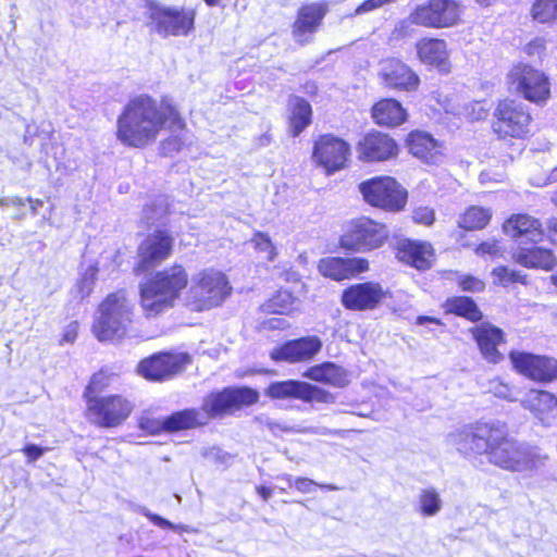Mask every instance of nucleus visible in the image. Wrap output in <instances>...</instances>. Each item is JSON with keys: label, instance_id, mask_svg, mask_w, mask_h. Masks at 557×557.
Returning a JSON list of instances; mask_svg holds the SVG:
<instances>
[{"label": "nucleus", "instance_id": "5701e85b", "mask_svg": "<svg viewBox=\"0 0 557 557\" xmlns=\"http://www.w3.org/2000/svg\"><path fill=\"white\" fill-rule=\"evenodd\" d=\"M358 152L363 161H384L397 154V145L388 135L375 132L359 141Z\"/></svg>", "mask_w": 557, "mask_h": 557}, {"label": "nucleus", "instance_id": "c03bdc74", "mask_svg": "<svg viewBox=\"0 0 557 557\" xmlns=\"http://www.w3.org/2000/svg\"><path fill=\"white\" fill-rule=\"evenodd\" d=\"M97 273L98 269L94 265H90L86 269V271L83 273L82 277L78 280L75 289L76 295L79 298H85L90 295L92 292L95 282L97 280Z\"/></svg>", "mask_w": 557, "mask_h": 557}, {"label": "nucleus", "instance_id": "0e129e2a", "mask_svg": "<svg viewBox=\"0 0 557 557\" xmlns=\"http://www.w3.org/2000/svg\"><path fill=\"white\" fill-rule=\"evenodd\" d=\"M257 492L263 500H268L272 496V490L267 486H258Z\"/></svg>", "mask_w": 557, "mask_h": 557}, {"label": "nucleus", "instance_id": "a19ab883", "mask_svg": "<svg viewBox=\"0 0 557 557\" xmlns=\"http://www.w3.org/2000/svg\"><path fill=\"white\" fill-rule=\"evenodd\" d=\"M172 135L162 143V150L164 153H173L181 151L185 146L191 143V136L188 131L185 129V123L183 122L182 129H172Z\"/></svg>", "mask_w": 557, "mask_h": 557}, {"label": "nucleus", "instance_id": "a878e982", "mask_svg": "<svg viewBox=\"0 0 557 557\" xmlns=\"http://www.w3.org/2000/svg\"><path fill=\"white\" fill-rule=\"evenodd\" d=\"M473 336L483 357L492 363L503 359L497 346L503 342L504 333L491 324H481L473 329Z\"/></svg>", "mask_w": 557, "mask_h": 557}, {"label": "nucleus", "instance_id": "338daca9", "mask_svg": "<svg viewBox=\"0 0 557 557\" xmlns=\"http://www.w3.org/2000/svg\"><path fill=\"white\" fill-rule=\"evenodd\" d=\"M312 432L320 435H335L338 433V431L330 430L327 428H317L312 430Z\"/></svg>", "mask_w": 557, "mask_h": 557}, {"label": "nucleus", "instance_id": "4d7b16f0", "mask_svg": "<svg viewBox=\"0 0 557 557\" xmlns=\"http://www.w3.org/2000/svg\"><path fill=\"white\" fill-rule=\"evenodd\" d=\"M45 450H46L45 448H42L36 444H27L22 449V451L24 453V455L27 458L28 463H32V462H35L36 460H38L45 454Z\"/></svg>", "mask_w": 557, "mask_h": 557}, {"label": "nucleus", "instance_id": "13d9d810", "mask_svg": "<svg viewBox=\"0 0 557 557\" xmlns=\"http://www.w3.org/2000/svg\"><path fill=\"white\" fill-rule=\"evenodd\" d=\"M78 332V323L77 322H71L63 332L61 343H73L77 337Z\"/></svg>", "mask_w": 557, "mask_h": 557}, {"label": "nucleus", "instance_id": "8fccbe9b", "mask_svg": "<svg viewBox=\"0 0 557 557\" xmlns=\"http://www.w3.org/2000/svg\"><path fill=\"white\" fill-rule=\"evenodd\" d=\"M138 426L148 434L156 435L165 431V418L160 420L151 417L150 414H143L139 418Z\"/></svg>", "mask_w": 557, "mask_h": 557}, {"label": "nucleus", "instance_id": "39448f33", "mask_svg": "<svg viewBox=\"0 0 557 557\" xmlns=\"http://www.w3.org/2000/svg\"><path fill=\"white\" fill-rule=\"evenodd\" d=\"M134 306L124 290L108 295L99 305L92 333L100 342L122 338L133 322Z\"/></svg>", "mask_w": 557, "mask_h": 557}, {"label": "nucleus", "instance_id": "79ce46f5", "mask_svg": "<svg viewBox=\"0 0 557 557\" xmlns=\"http://www.w3.org/2000/svg\"><path fill=\"white\" fill-rule=\"evenodd\" d=\"M532 15L541 23L557 18V0H536L532 8Z\"/></svg>", "mask_w": 557, "mask_h": 557}, {"label": "nucleus", "instance_id": "f8f14e48", "mask_svg": "<svg viewBox=\"0 0 557 557\" xmlns=\"http://www.w3.org/2000/svg\"><path fill=\"white\" fill-rule=\"evenodd\" d=\"M148 16L154 30L163 36H187L194 29L196 13L191 9L151 2Z\"/></svg>", "mask_w": 557, "mask_h": 557}, {"label": "nucleus", "instance_id": "f257e3e1", "mask_svg": "<svg viewBox=\"0 0 557 557\" xmlns=\"http://www.w3.org/2000/svg\"><path fill=\"white\" fill-rule=\"evenodd\" d=\"M169 125L182 129L183 119L166 99L157 100L138 95L128 100L116 121V138L125 146L144 148L156 141L159 133Z\"/></svg>", "mask_w": 557, "mask_h": 557}, {"label": "nucleus", "instance_id": "423d86ee", "mask_svg": "<svg viewBox=\"0 0 557 557\" xmlns=\"http://www.w3.org/2000/svg\"><path fill=\"white\" fill-rule=\"evenodd\" d=\"M227 277L220 271L203 270L191 277L185 306L191 311H205L220 306L231 294Z\"/></svg>", "mask_w": 557, "mask_h": 557}, {"label": "nucleus", "instance_id": "a211bd4d", "mask_svg": "<svg viewBox=\"0 0 557 557\" xmlns=\"http://www.w3.org/2000/svg\"><path fill=\"white\" fill-rule=\"evenodd\" d=\"M187 363H189L187 354L161 352L143 360L138 370L146 379L162 381L181 372Z\"/></svg>", "mask_w": 557, "mask_h": 557}, {"label": "nucleus", "instance_id": "4468645a", "mask_svg": "<svg viewBox=\"0 0 557 557\" xmlns=\"http://www.w3.org/2000/svg\"><path fill=\"white\" fill-rule=\"evenodd\" d=\"M386 238L387 231L384 225L360 218L350 223L339 244L346 250L368 251L381 247Z\"/></svg>", "mask_w": 557, "mask_h": 557}, {"label": "nucleus", "instance_id": "aec40b11", "mask_svg": "<svg viewBox=\"0 0 557 557\" xmlns=\"http://www.w3.org/2000/svg\"><path fill=\"white\" fill-rule=\"evenodd\" d=\"M384 296L385 292L379 283H357L343 292L342 304L349 310H372L379 306Z\"/></svg>", "mask_w": 557, "mask_h": 557}, {"label": "nucleus", "instance_id": "f704fd0d", "mask_svg": "<svg viewBox=\"0 0 557 557\" xmlns=\"http://www.w3.org/2000/svg\"><path fill=\"white\" fill-rule=\"evenodd\" d=\"M443 508V499L434 487L420 490L416 509L423 517H434L441 512Z\"/></svg>", "mask_w": 557, "mask_h": 557}, {"label": "nucleus", "instance_id": "1a4fd4ad", "mask_svg": "<svg viewBox=\"0 0 557 557\" xmlns=\"http://www.w3.org/2000/svg\"><path fill=\"white\" fill-rule=\"evenodd\" d=\"M493 116V129L502 138L521 139L530 133L532 116L528 106L520 100L499 101Z\"/></svg>", "mask_w": 557, "mask_h": 557}, {"label": "nucleus", "instance_id": "09e8293b", "mask_svg": "<svg viewBox=\"0 0 557 557\" xmlns=\"http://www.w3.org/2000/svg\"><path fill=\"white\" fill-rule=\"evenodd\" d=\"M285 479L289 486H294L300 493H311L315 486H320V487L326 488L329 491L337 490V487L332 484L321 485L308 478H297V479L293 480V478L290 475H287Z\"/></svg>", "mask_w": 557, "mask_h": 557}, {"label": "nucleus", "instance_id": "393cba45", "mask_svg": "<svg viewBox=\"0 0 557 557\" xmlns=\"http://www.w3.org/2000/svg\"><path fill=\"white\" fill-rule=\"evenodd\" d=\"M521 405L544 425L557 423V398L553 394L546 391L531 389L521 399Z\"/></svg>", "mask_w": 557, "mask_h": 557}, {"label": "nucleus", "instance_id": "bf43d9fd", "mask_svg": "<svg viewBox=\"0 0 557 557\" xmlns=\"http://www.w3.org/2000/svg\"><path fill=\"white\" fill-rule=\"evenodd\" d=\"M25 201L22 198L13 197V198H2L0 199L1 207L8 206H24Z\"/></svg>", "mask_w": 557, "mask_h": 557}, {"label": "nucleus", "instance_id": "774afa93", "mask_svg": "<svg viewBox=\"0 0 557 557\" xmlns=\"http://www.w3.org/2000/svg\"><path fill=\"white\" fill-rule=\"evenodd\" d=\"M27 201L30 203V209L34 214H37L38 207L42 206V201L39 199L28 198Z\"/></svg>", "mask_w": 557, "mask_h": 557}, {"label": "nucleus", "instance_id": "412c9836", "mask_svg": "<svg viewBox=\"0 0 557 557\" xmlns=\"http://www.w3.org/2000/svg\"><path fill=\"white\" fill-rule=\"evenodd\" d=\"M379 75L385 86L406 91L417 89L420 82L418 75L398 59L382 61Z\"/></svg>", "mask_w": 557, "mask_h": 557}, {"label": "nucleus", "instance_id": "ea45409f", "mask_svg": "<svg viewBox=\"0 0 557 557\" xmlns=\"http://www.w3.org/2000/svg\"><path fill=\"white\" fill-rule=\"evenodd\" d=\"M117 380L119 377L116 374L108 373L106 371H100L94 374L84 393L86 400H88L89 397H101L99 394Z\"/></svg>", "mask_w": 557, "mask_h": 557}, {"label": "nucleus", "instance_id": "3c124183", "mask_svg": "<svg viewBox=\"0 0 557 557\" xmlns=\"http://www.w3.org/2000/svg\"><path fill=\"white\" fill-rule=\"evenodd\" d=\"M252 243L257 250L264 251L268 253L267 258L269 261L274 260L276 252L272 244V240L268 234L261 232L256 233L252 238Z\"/></svg>", "mask_w": 557, "mask_h": 557}, {"label": "nucleus", "instance_id": "e2e57ef3", "mask_svg": "<svg viewBox=\"0 0 557 557\" xmlns=\"http://www.w3.org/2000/svg\"><path fill=\"white\" fill-rule=\"evenodd\" d=\"M549 237L554 244H557V218L549 223Z\"/></svg>", "mask_w": 557, "mask_h": 557}, {"label": "nucleus", "instance_id": "680f3d73", "mask_svg": "<svg viewBox=\"0 0 557 557\" xmlns=\"http://www.w3.org/2000/svg\"><path fill=\"white\" fill-rule=\"evenodd\" d=\"M476 251H478V253H481V255L494 253L495 245L490 244V243H483L478 247Z\"/></svg>", "mask_w": 557, "mask_h": 557}, {"label": "nucleus", "instance_id": "c85d7f7f", "mask_svg": "<svg viewBox=\"0 0 557 557\" xmlns=\"http://www.w3.org/2000/svg\"><path fill=\"white\" fill-rule=\"evenodd\" d=\"M304 376L338 388L345 387L349 383L347 371L333 362L310 367L306 370Z\"/></svg>", "mask_w": 557, "mask_h": 557}, {"label": "nucleus", "instance_id": "4c0bfd02", "mask_svg": "<svg viewBox=\"0 0 557 557\" xmlns=\"http://www.w3.org/2000/svg\"><path fill=\"white\" fill-rule=\"evenodd\" d=\"M491 218L490 209L472 206L460 218L458 225L468 231L482 230L488 224Z\"/></svg>", "mask_w": 557, "mask_h": 557}, {"label": "nucleus", "instance_id": "6ab92c4d", "mask_svg": "<svg viewBox=\"0 0 557 557\" xmlns=\"http://www.w3.org/2000/svg\"><path fill=\"white\" fill-rule=\"evenodd\" d=\"M321 348L322 341L318 336H305L275 347L270 352V358L275 362H305L311 360Z\"/></svg>", "mask_w": 557, "mask_h": 557}, {"label": "nucleus", "instance_id": "f3484780", "mask_svg": "<svg viewBox=\"0 0 557 557\" xmlns=\"http://www.w3.org/2000/svg\"><path fill=\"white\" fill-rule=\"evenodd\" d=\"M349 152L346 141L332 135H323L314 144L313 159L331 174L346 165Z\"/></svg>", "mask_w": 557, "mask_h": 557}, {"label": "nucleus", "instance_id": "a18cd8bd", "mask_svg": "<svg viewBox=\"0 0 557 557\" xmlns=\"http://www.w3.org/2000/svg\"><path fill=\"white\" fill-rule=\"evenodd\" d=\"M168 200L164 197L158 198L154 206H145L144 219L147 224H153L154 222L161 221V219L168 214Z\"/></svg>", "mask_w": 557, "mask_h": 557}, {"label": "nucleus", "instance_id": "ddd939ff", "mask_svg": "<svg viewBox=\"0 0 557 557\" xmlns=\"http://www.w3.org/2000/svg\"><path fill=\"white\" fill-rule=\"evenodd\" d=\"M359 188L368 203L385 210L399 211L407 201V191L389 176L374 177L361 183Z\"/></svg>", "mask_w": 557, "mask_h": 557}, {"label": "nucleus", "instance_id": "6e6d98bb", "mask_svg": "<svg viewBox=\"0 0 557 557\" xmlns=\"http://www.w3.org/2000/svg\"><path fill=\"white\" fill-rule=\"evenodd\" d=\"M442 106L446 113H450L459 117L468 116V108L466 106L455 104L453 99L446 98Z\"/></svg>", "mask_w": 557, "mask_h": 557}, {"label": "nucleus", "instance_id": "58836bf2", "mask_svg": "<svg viewBox=\"0 0 557 557\" xmlns=\"http://www.w3.org/2000/svg\"><path fill=\"white\" fill-rule=\"evenodd\" d=\"M295 298L288 290H278L261 306V311L268 314H286L293 310Z\"/></svg>", "mask_w": 557, "mask_h": 557}, {"label": "nucleus", "instance_id": "49530a36", "mask_svg": "<svg viewBox=\"0 0 557 557\" xmlns=\"http://www.w3.org/2000/svg\"><path fill=\"white\" fill-rule=\"evenodd\" d=\"M492 274L495 283L504 286L515 282H523L524 278L521 272L507 267H497L493 270Z\"/></svg>", "mask_w": 557, "mask_h": 557}, {"label": "nucleus", "instance_id": "7c9ffc66", "mask_svg": "<svg viewBox=\"0 0 557 557\" xmlns=\"http://www.w3.org/2000/svg\"><path fill=\"white\" fill-rule=\"evenodd\" d=\"M410 152L424 162H435L440 156L438 143L428 133L412 132L408 137Z\"/></svg>", "mask_w": 557, "mask_h": 557}, {"label": "nucleus", "instance_id": "9d476101", "mask_svg": "<svg viewBox=\"0 0 557 557\" xmlns=\"http://www.w3.org/2000/svg\"><path fill=\"white\" fill-rule=\"evenodd\" d=\"M507 83L511 91L534 103L545 102L550 95L548 77L527 63L515 64L507 75Z\"/></svg>", "mask_w": 557, "mask_h": 557}, {"label": "nucleus", "instance_id": "864d4df0", "mask_svg": "<svg viewBox=\"0 0 557 557\" xmlns=\"http://www.w3.org/2000/svg\"><path fill=\"white\" fill-rule=\"evenodd\" d=\"M139 512L147 517L154 525L161 528V529H171L173 531H183L185 528L183 525H176L172 523L171 521L166 520L165 518L150 512L147 508L143 507L140 508Z\"/></svg>", "mask_w": 557, "mask_h": 557}, {"label": "nucleus", "instance_id": "0eeeda50", "mask_svg": "<svg viewBox=\"0 0 557 557\" xmlns=\"http://www.w3.org/2000/svg\"><path fill=\"white\" fill-rule=\"evenodd\" d=\"M547 455L537 447L518 442L508 430L498 443L488 462L507 471H532L545 465Z\"/></svg>", "mask_w": 557, "mask_h": 557}, {"label": "nucleus", "instance_id": "b1692460", "mask_svg": "<svg viewBox=\"0 0 557 557\" xmlns=\"http://www.w3.org/2000/svg\"><path fill=\"white\" fill-rule=\"evenodd\" d=\"M319 271L335 281L348 280L368 270V261L363 258L327 257L319 262Z\"/></svg>", "mask_w": 557, "mask_h": 557}, {"label": "nucleus", "instance_id": "20e7f679", "mask_svg": "<svg viewBox=\"0 0 557 557\" xmlns=\"http://www.w3.org/2000/svg\"><path fill=\"white\" fill-rule=\"evenodd\" d=\"M506 431V424L498 420L476 421L460 426L448 438L460 454L488 461Z\"/></svg>", "mask_w": 557, "mask_h": 557}, {"label": "nucleus", "instance_id": "69168bd1", "mask_svg": "<svg viewBox=\"0 0 557 557\" xmlns=\"http://www.w3.org/2000/svg\"><path fill=\"white\" fill-rule=\"evenodd\" d=\"M428 322L440 324V321L432 317L420 315L417 318V324L423 325Z\"/></svg>", "mask_w": 557, "mask_h": 557}, {"label": "nucleus", "instance_id": "052dcab7", "mask_svg": "<svg viewBox=\"0 0 557 557\" xmlns=\"http://www.w3.org/2000/svg\"><path fill=\"white\" fill-rule=\"evenodd\" d=\"M543 49V41L541 39H536L534 41H532L528 47H527V53L528 54H533L535 51L539 52L540 50Z\"/></svg>", "mask_w": 557, "mask_h": 557}, {"label": "nucleus", "instance_id": "de8ad7c7", "mask_svg": "<svg viewBox=\"0 0 557 557\" xmlns=\"http://www.w3.org/2000/svg\"><path fill=\"white\" fill-rule=\"evenodd\" d=\"M488 392L494 394L498 398H503L509 401L517 400V392L508 384L504 383L499 379L491 380L488 383Z\"/></svg>", "mask_w": 557, "mask_h": 557}, {"label": "nucleus", "instance_id": "c9c22d12", "mask_svg": "<svg viewBox=\"0 0 557 557\" xmlns=\"http://www.w3.org/2000/svg\"><path fill=\"white\" fill-rule=\"evenodd\" d=\"M290 116V129L294 136H298L311 123V106L302 98L294 97Z\"/></svg>", "mask_w": 557, "mask_h": 557}, {"label": "nucleus", "instance_id": "72a5a7b5", "mask_svg": "<svg viewBox=\"0 0 557 557\" xmlns=\"http://www.w3.org/2000/svg\"><path fill=\"white\" fill-rule=\"evenodd\" d=\"M305 382L286 380L271 383L265 394L273 399H300L304 395Z\"/></svg>", "mask_w": 557, "mask_h": 557}, {"label": "nucleus", "instance_id": "c756f323", "mask_svg": "<svg viewBox=\"0 0 557 557\" xmlns=\"http://www.w3.org/2000/svg\"><path fill=\"white\" fill-rule=\"evenodd\" d=\"M399 259L418 270L431 267L433 248L429 243L407 240L401 244L398 251Z\"/></svg>", "mask_w": 557, "mask_h": 557}, {"label": "nucleus", "instance_id": "7ed1b4c3", "mask_svg": "<svg viewBox=\"0 0 557 557\" xmlns=\"http://www.w3.org/2000/svg\"><path fill=\"white\" fill-rule=\"evenodd\" d=\"M187 284L188 274L181 264L157 272L140 284L143 309L148 315H157L172 308Z\"/></svg>", "mask_w": 557, "mask_h": 557}, {"label": "nucleus", "instance_id": "37998d69", "mask_svg": "<svg viewBox=\"0 0 557 557\" xmlns=\"http://www.w3.org/2000/svg\"><path fill=\"white\" fill-rule=\"evenodd\" d=\"M305 386L306 387L304 388V395L301 398L302 401H317L323 404L335 403V397L330 392L307 382H305Z\"/></svg>", "mask_w": 557, "mask_h": 557}, {"label": "nucleus", "instance_id": "bb28decb", "mask_svg": "<svg viewBox=\"0 0 557 557\" xmlns=\"http://www.w3.org/2000/svg\"><path fill=\"white\" fill-rule=\"evenodd\" d=\"M503 228L513 238L527 237L533 243L541 240L544 235L541 222L528 214H513L504 223Z\"/></svg>", "mask_w": 557, "mask_h": 557}, {"label": "nucleus", "instance_id": "5fc2aeb1", "mask_svg": "<svg viewBox=\"0 0 557 557\" xmlns=\"http://www.w3.org/2000/svg\"><path fill=\"white\" fill-rule=\"evenodd\" d=\"M412 219L416 223L431 225L435 220L434 210L429 207H419L412 212Z\"/></svg>", "mask_w": 557, "mask_h": 557}, {"label": "nucleus", "instance_id": "2eb2a0df", "mask_svg": "<svg viewBox=\"0 0 557 557\" xmlns=\"http://www.w3.org/2000/svg\"><path fill=\"white\" fill-rule=\"evenodd\" d=\"M173 237L169 232L158 230L149 234L138 247L137 273L146 272L170 257Z\"/></svg>", "mask_w": 557, "mask_h": 557}, {"label": "nucleus", "instance_id": "f03ea898", "mask_svg": "<svg viewBox=\"0 0 557 557\" xmlns=\"http://www.w3.org/2000/svg\"><path fill=\"white\" fill-rule=\"evenodd\" d=\"M259 393L248 386L226 387L208 395L202 403L200 414L196 409H185L165 417V431L176 432L205 424L208 419L220 418L246 406L256 404Z\"/></svg>", "mask_w": 557, "mask_h": 557}, {"label": "nucleus", "instance_id": "e433bc0d", "mask_svg": "<svg viewBox=\"0 0 557 557\" xmlns=\"http://www.w3.org/2000/svg\"><path fill=\"white\" fill-rule=\"evenodd\" d=\"M447 311L463 317L472 322L482 319V312L470 297H453L446 301Z\"/></svg>", "mask_w": 557, "mask_h": 557}, {"label": "nucleus", "instance_id": "9b49d317", "mask_svg": "<svg viewBox=\"0 0 557 557\" xmlns=\"http://www.w3.org/2000/svg\"><path fill=\"white\" fill-rule=\"evenodd\" d=\"M86 403L89 421L104 429L120 426L134 409L133 403L122 395L89 397Z\"/></svg>", "mask_w": 557, "mask_h": 557}, {"label": "nucleus", "instance_id": "dca6fc26", "mask_svg": "<svg viewBox=\"0 0 557 557\" xmlns=\"http://www.w3.org/2000/svg\"><path fill=\"white\" fill-rule=\"evenodd\" d=\"M513 368L524 376L541 382L557 380V360L524 351H511Z\"/></svg>", "mask_w": 557, "mask_h": 557}, {"label": "nucleus", "instance_id": "603ef678", "mask_svg": "<svg viewBox=\"0 0 557 557\" xmlns=\"http://www.w3.org/2000/svg\"><path fill=\"white\" fill-rule=\"evenodd\" d=\"M457 282L465 292L479 293L485 288V283L472 275H458Z\"/></svg>", "mask_w": 557, "mask_h": 557}, {"label": "nucleus", "instance_id": "6e6552de", "mask_svg": "<svg viewBox=\"0 0 557 557\" xmlns=\"http://www.w3.org/2000/svg\"><path fill=\"white\" fill-rule=\"evenodd\" d=\"M460 13V7L455 0H430L417 7L407 20L400 21L393 35L406 36L411 24L434 28L451 27L459 22Z\"/></svg>", "mask_w": 557, "mask_h": 557}, {"label": "nucleus", "instance_id": "cd10ccee", "mask_svg": "<svg viewBox=\"0 0 557 557\" xmlns=\"http://www.w3.org/2000/svg\"><path fill=\"white\" fill-rule=\"evenodd\" d=\"M417 53L421 62L436 66L441 72H448V52L442 39L425 38L417 44Z\"/></svg>", "mask_w": 557, "mask_h": 557}, {"label": "nucleus", "instance_id": "4be33fe9", "mask_svg": "<svg viewBox=\"0 0 557 557\" xmlns=\"http://www.w3.org/2000/svg\"><path fill=\"white\" fill-rule=\"evenodd\" d=\"M329 11L326 2H313L302 5L293 25V35L297 42L306 44L314 34Z\"/></svg>", "mask_w": 557, "mask_h": 557}, {"label": "nucleus", "instance_id": "473e14b6", "mask_svg": "<svg viewBox=\"0 0 557 557\" xmlns=\"http://www.w3.org/2000/svg\"><path fill=\"white\" fill-rule=\"evenodd\" d=\"M406 115L405 109L394 99H383L372 109V117L382 126L400 125L406 120Z\"/></svg>", "mask_w": 557, "mask_h": 557}, {"label": "nucleus", "instance_id": "2f4dec72", "mask_svg": "<svg viewBox=\"0 0 557 557\" xmlns=\"http://www.w3.org/2000/svg\"><path fill=\"white\" fill-rule=\"evenodd\" d=\"M515 260L527 268L550 270L556 259L550 250L542 247H520L513 255Z\"/></svg>", "mask_w": 557, "mask_h": 557}]
</instances>
